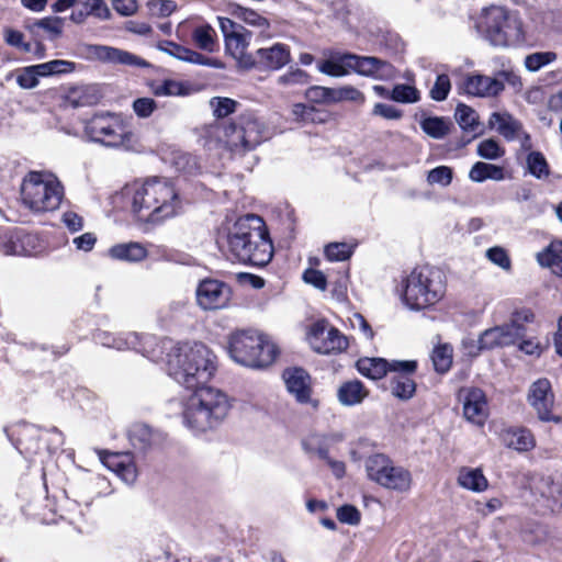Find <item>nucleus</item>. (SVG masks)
Returning <instances> with one entry per match:
<instances>
[{
  "label": "nucleus",
  "mask_w": 562,
  "mask_h": 562,
  "mask_svg": "<svg viewBox=\"0 0 562 562\" xmlns=\"http://www.w3.org/2000/svg\"><path fill=\"white\" fill-rule=\"evenodd\" d=\"M168 374L179 384L194 392L183 403L182 417L192 431L216 429L227 417L231 402L225 393L203 387L216 371V357L203 344L171 347L166 358Z\"/></svg>",
  "instance_id": "nucleus-1"
},
{
  "label": "nucleus",
  "mask_w": 562,
  "mask_h": 562,
  "mask_svg": "<svg viewBox=\"0 0 562 562\" xmlns=\"http://www.w3.org/2000/svg\"><path fill=\"white\" fill-rule=\"evenodd\" d=\"M216 243L222 250L243 263L263 267L273 257V246L265 221L255 214L239 217L226 231L220 232Z\"/></svg>",
  "instance_id": "nucleus-2"
},
{
  "label": "nucleus",
  "mask_w": 562,
  "mask_h": 562,
  "mask_svg": "<svg viewBox=\"0 0 562 562\" xmlns=\"http://www.w3.org/2000/svg\"><path fill=\"white\" fill-rule=\"evenodd\" d=\"M131 207L139 221L157 224L176 216L181 201L169 180L154 177L134 187Z\"/></svg>",
  "instance_id": "nucleus-3"
},
{
  "label": "nucleus",
  "mask_w": 562,
  "mask_h": 562,
  "mask_svg": "<svg viewBox=\"0 0 562 562\" xmlns=\"http://www.w3.org/2000/svg\"><path fill=\"white\" fill-rule=\"evenodd\" d=\"M476 27L493 46L514 47L525 42L524 24L519 13L505 7L484 8Z\"/></svg>",
  "instance_id": "nucleus-4"
},
{
  "label": "nucleus",
  "mask_w": 562,
  "mask_h": 562,
  "mask_svg": "<svg viewBox=\"0 0 562 562\" xmlns=\"http://www.w3.org/2000/svg\"><path fill=\"white\" fill-rule=\"evenodd\" d=\"M446 276L436 267H416L404 281L403 301L412 310L435 305L446 294Z\"/></svg>",
  "instance_id": "nucleus-5"
},
{
  "label": "nucleus",
  "mask_w": 562,
  "mask_h": 562,
  "mask_svg": "<svg viewBox=\"0 0 562 562\" xmlns=\"http://www.w3.org/2000/svg\"><path fill=\"white\" fill-rule=\"evenodd\" d=\"M228 353L235 362L259 369L274 362L278 348L262 333L255 329H241L229 335Z\"/></svg>",
  "instance_id": "nucleus-6"
},
{
  "label": "nucleus",
  "mask_w": 562,
  "mask_h": 562,
  "mask_svg": "<svg viewBox=\"0 0 562 562\" xmlns=\"http://www.w3.org/2000/svg\"><path fill=\"white\" fill-rule=\"evenodd\" d=\"M60 182L50 173L30 171L21 184L23 204L33 212L56 210L63 199Z\"/></svg>",
  "instance_id": "nucleus-7"
},
{
  "label": "nucleus",
  "mask_w": 562,
  "mask_h": 562,
  "mask_svg": "<svg viewBox=\"0 0 562 562\" xmlns=\"http://www.w3.org/2000/svg\"><path fill=\"white\" fill-rule=\"evenodd\" d=\"M83 132L90 142L111 148H127L134 138L133 132L122 119L110 112L98 113L86 120Z\"/></svg>",
  "instance_id": "nucleus-8"
},
{
  "label": "nucleus",
  "mask_w": 562,
  "mask_h": 562,
  "mask_svg": "<svg viewBox=\"0 0 562 562\" xmlns=\"http://www.w3.org/2000/svg\"><path fill=\"white\" fill-rule=\"evenodd\" d=\"M227 148L238 155L255 149L268 138L266 125L252 113L239 115L224 128Z\"/></svg>",
  "instance_id": "nucleus-9"
},
{
  "label": "nucleus",
  "mask_w": 562,
  "mask_h": 562,
  "mask_svg": "<svg viewBox=\"0 0 562 562\" xmlns=\"http://www.w3.org/2000/svg\"><path fill=\"white\" fill-rule=\"evenodd\" d=\"M217 20L224 36L226 52L237 60L239 67L252 68V54L247 53L252 33L228 18L218 16Z\"/></svg>",
  "instance_id": "nucleus-10"
},
{
  "label": "nucleus",
  "mask_w": 562,
  "mask_h": 562,
  "mask_svg": "<svg viewBox=\"0 0 562 562\" xmlns=\"http://www.w3.org/2000/svg\"><path fill=\"white\" fill-rule=\"evenodd\" d=\"M527 402L541 422H561V418L553 414L555 398L551 382L547 378H540L530 384Z\"/></svg>",
  "instance_id": "nucleus-11"
},
{
  "label": "nucleus",
  "mask_w": 562,
  "mask_h": 562,
  "mask_svg": "<svg viewBox=\"0 0 562 562\" xmlns=\"http://www.w3.org/2000/svg\"><path fill=\"white\" fill-rule=\"evenodd\" d=\"M308 344L316 352L323 355L341 352L348 347L347 338L337 328L324 322L312 325Z\"/></svg>",
  "instance_id": "nucleus-12"
},
{
  "label": "nucleus",
  "mask_w": 562,
  "mask_h": 562,
  "mask_svg": "<svg viewBox=\"0 0 562 562\" xmlns=\"http://www.w3.org/2000/svg\"><path fill=\"white\" fill-rule=\"evenodd\" d=\"M458 400L462 403L463 417L474 426L483 427L488 418L490 409L484 391L479 387H461Z\"/></svg>",
  "instance_id": "nucleus-13"
},
{
  "label": "nucleus",
  "mask_w": 562,
  "mask_h": 562,
  "mask_svg": "<svg viewBox=\"0 0 562 562\" xmlns=\"http://www.w3.org/2000/svg\"><path fill=\"white\" fill-rule=\"evenodd\" d=\"M417 369L415 360H393L392 372L390 379L391 393L402 400L412 398L416 392V383L412 375Z\"/></svg>",
  "instance_id": "nucleus-14"
},
{
  "label": "nucleus",
  "mask_w": 562,
  "mask_h": 562,
  "mask_svg": "<svg viewBox=\"0 0 562 562\" xmlns=\"http://www.w3.org/2000/svg\"><path fill=\"white\" fill-rule=\"evenodd\" d=\"M74 69L75 64L72 61L55 59L21 69L16 76V82L23 89H32L38 85L40 77L68 74Z\"/></svg>",
  "instance_id": "nucleus-15"
},
{
  "label": "nucleus",
  "mask_w": 562,
  "mask_h": 562,
  "mask_svg": "<svg viewBox=\"0 0 562 562\" xmlns=\"http://www.w3.org/2000/svg\"><path fill=\"white\" fill-rule=\"evenodd\" d=\"M198 305L205 310L225 307L231 299V288L218 280H202L195 291Z\"/></svg>",
  "instance_id": "nucleus-16"
},
{
  "label": "nucleus",
  "mask_w": 562,
  "mask_h": 562,
  "mask_svg": "<svg viewBox=\"0 0 562 562\" xmlns=\"http://www.w3.org/2000/svg\"><path fill=\"white\" fill-rule=\"evenodd\" d=\"M350 69L366 77H373L380 80H387L394 76V68L391 64L372 56H358L350 54Z\"/></svg>",
  "instance_id": "nucleus-17"
},
{
  "label": "nucleus",
  "mask_w": 562,
  "mask_h": 562,
  "mask_svg": "<svg viewBox=\"0 0 562 562\" xmlns=\"http://www.w3.org/2000/svg\"><path fill=\"white\" fill-rule=\"evenodd\" d=\"M252 68L278 70L290 63V48L281 43H276L270 47H260L252 55Z\"/></svg>",
  "instance_id": "nucleus-18"
},
{
  "label": "nucleus",
  "mask_w": 562,
  "mask_h": 562,
  "mask_svg": "<svg viewBox=\"0 0 562 562\" xmlns=\"http://www.w3.org/2000/svg\"><path fill=\"white\" fill-rule=\"evenodd\" d=\"M140 339L142 338L135 333L113 334L109 331H98L94 335V340L104 347L117 350L135 349L148 359L156 361V356L151 351L147 350L145 346L140 348Z\"/></svg>",
  "instance_id": "nucleus-19"
},
{
  "label": "nucleus",
  "mask_w": 562,
  "mask_h": 562,
  "mask_svg": "<svg viewBox=\"0 0 562 562\" xmlns=\"http://www.w3.org/2000/svg\"><path fill=\"white\" fill-rule=\"evenodd\" d=\"M535 314L529 308L513 313L510 321L499 326L504 347L517 344L527 336L526 324L532 323Z\"/></svg>",
  "instance_id": "nucleus-20"
},
{
  "label": "nucleus",
  "mask_w": 562,
  "mask_h": 562,
  "mask_svg": "<svg viewBox=\"0 0 562 562\" xmlns=\"http://www.w3.org/2000/svg\"><path fill=\"white\" fill-rule=\"evenodd\" d=\"M282 378L286 390L299 403L311 402L312 383L310 374L302 368H289L284 370Z\"/></svg>",
  "instance_id": "nucleus-21"
},
{
  "label": "nucleus",
  "mask_w": 562,
  "mask_h": 562,
  "mask_svg": "<svg viewBox=\"0 0 562 562\" xmlns=\"http://www.w3.org/2000/svg\"><path fill=\"white\" fill-rule=\"evenodd\" d=\"M158 49L179 59L190 64L209 66L218 68L221 65L216 59L209 58L195 50L184 47L171 41H162L158 43Z\"/></svg>",
  "instance_id": "nucleus-22"
},
{
  "label": "nucleus",
  "mask_w": 562,
  "mask_h": 562,
  "mask_svg": "<svg viewBox=\"0 0 562 562\" xmlns=\"http://www.w3.org/2000/svg\"><path fill=\"white\" fill-rule=\"evenodd\" d=\"M89 53L94 56L97 59L103 63L111 64H120V65H131V66H145L146 63L142 60L136 55L115 48L112 46L105 45H91L89 47Z\"/></svg>",
  "instance_id": "nucleus-23"
},
{
  "label": "nucleus",
  "mask_w": 562,
  "mask_h": 562,
  "mask_svg": "<svg viewBox=\"0 0 562 562\" xmlns=\"http://www.w3.org/2000/svg\"><path fill=\"white\" fill-rule=\"evenodd\" d=\"M504 83L495 78L473 75L467 78L464 90L468 94L474 97H495L504 90Z\"/></svg>",
  "instance_id": "nucleus-24"
},
{
  "label": "nucleus",
  "mask_w": 562,
  "mask_h": 562,
  "mask_svg": "<svg viewBox=\"0 0 562 562\" xmlns=\"http://www.w3.org/2000/svg\"><path fill=\"white\" fill-rule=\"evenodd\" d=\"M100 459L105 467L115 472L124 482L131 484L136 480L135 464L127 454L103 452Z\"/></svg>",
  "instance_id": "nucleus-25"
},
{
  "label": "nucleus",
  "mask_w": 562,
  "mask_h": 562,
  "mask_svg": "<svg viewBox=\"0 0 562 562\" xmlns=\"http://www.w3.org/2000/svg\"><path fill=\"white\" fill-rule=\"evenodd\" d=\"M537 262L562 278V240L554 239L536 255Z\"/></svg>",
  "instance_id": "nucleus-26"
},
{
  "label": "nucleus",
  "mask_w": 562,
  "mask_h": 562,
  "mask_svg": "<svg viewBox=\"0 0 562 562\" xmlns=\"http://www.w3.org/2000/svg\"><path fill=\"white\" fill-rule=\"evenodd\" d=\"M327 56L317 65L319 72L330 77H344L349 74L351 64L348 57H350V53L330 52Z\"/></svg>",
  "instance_id": "nucleus-27"
},
{
  "label": "nucleus",
  "mask_w": 562,
  "mask_h": 562,
  "mask_svg": "<svg viewBox=\"0 0 562 562\" xmlns=\"http://www.w3.org/2000/svg\"><path fill=\"white\" fill-rule=\"evenodd\" d=\"M5 254L19 256H34L38 252V238L29 233H16L9 239Z\"/></svg>",
  "instance_id": "nucleus-28"
},
{
  "label": "nucleus",
  "mask_w": 562,
  "mask_h": 562,
  "mask_svg": "<svg viewBox=\"0 0 562 562\" xmlns=\"http://www.w3.org/2000/svg\"><path fill=\"white\" fill-rule=\"evenodd\" d=\"M392 364L393 360L387 361L384 358L363 357L357 361L356 367L363 376L371 380H380L385 376L387 372H392Z\"/></svg>",
  "instance_id": "nucleus-29"
},
{
  "label": "nucleus",
  "mask_w": 562,
  "mask_h": 562,
  "mask_svg": "<svg viewBox=\"0 0 562 562\" xmlns=\"http://www.w3.org/2000/svg\"><path fill=\"white\" fill-rule=\"evenodd\" d=\"M109 255L116 260L139 262L147 257L148 251L143 244L130 241L112 246Z\"/></svg>",
  "instance_id": "nucleus-30"
},
{
  "label": "nucleus",
  "mask_w": 562,
  "mask_h": 562,
  "mask_svg": "<svg viewBox=\"0 0 562 562\" xmlns=\"http://www.w3.org/2000/svg\"><path fill=\"white\" fill-rule=\"evenodd\" d=\"M368 394V390L362 382L358 380L342 383L337 391L338 401L344 406L360 404Z\"/></svg>",
  "instance_id": "nucleus-31"
},
{
  "label": "nucleus",
  "mask_w": 562,
  "mask_h": 562,
  "mask_svg": "<svg viewBox=\"0 0 562 562\" xmlns=\"http://www.w3.org/2000/svg\"><path fill=\"white\" fill-rule=\"evenodd\" d=\"M393 465L392 460L383 453L372 454L364 462L368 477L381 486Z\"/></svg>",
  "instance_id": "nucleus-32"
},
{
  "label": "nucleus",
  "mask_w": 562,
  "mask_h": 562,
  "mask_svg": "<svg viewBox=\"0 0 562 562\" xmlns=\"http://www.w3.org/2000/svg\"><path fill=\"white\" fill-rule=\"evenodd\" d=\"M393 465L392 460L383 453L372 454L364 462L368 477L381 486Z\"/></svg>",
  "instance_id": "nucleus-33"
},
{
  "label": "nucleus",
  "mask_w": 562,
  "mask_h": 562,
  "mask_svg": "<svg viewBox=\"0 0 562 562\" xmlns=\"http://www.w3.org/2000/svg\"><path fill=\"white\" fill-rule=\"evenodd\" d=\"M504 443L517 451H529L535 445V438L530 430L526 428H509L503 434Z\"/></svg>",
  "instance_id": "nucleus-34"
},
{
  "label": "nucleus",
  "mask_w": 562,
  "mask_h": 562,
  "mask_svg": "<svg viewBox=\"0 0 562 562\" xmlns=\"http://www.w3.org/2000/svg\"><path fill=\"white\" fill-rule=\"evenodd\" d=\"M490 125L495 126L497 132L507 140L519 136L521 124L508 113L494 112L490 117Z\"/></svg>",
  "instance_id": "nucleus-35"
},
{
  "label": "nucleus",
  "mask_w": 562,
  "mask_h": 562,
  "mask_svg": "<svg viewBox=\"0 0 562 562\" xmlns=\"http://www.w3.org/2000/svg\"><path fill=\"white\" fill-rule=\"evenodd\" d=\"M191 37L194 45L201 50L213 53L217 47L216 31L207 23L195 26Z\"/></svg>",
  "instance_id": "nucleus-36"
},
{
  "label": "nucleus",
  "mask_w": 562,
  "mask_h": 562,
  "mask_svg": "<svg viewBox=\"0 0 562 562\" xmlns=\"http://www.w3.org/2000/svg\"><path fill=\"white\" fill-rule=\"evenodd\" d=\"M411 472L403 467L393 465L392 469H389V473L384 477L382 487L397 492H406L411 488Z\"/></svg>",
  "instance_id": "nucleus-37"
},
{
  "label": "nucleus",
  "mask_w": 562,
  "mask_h": 562,
  "mask_svg": "<svg viewBox=\"0 0 562 562\" xmlns=\"http://www.w3.org/2000/svg\"><path fill=\"white\" fill-rule=\"evenodd\" d=\"M419 125L425 134L435 139H442L453 127L451 120L442 116L424 117Z\"/></svg>",
  "instance_id": "nucleus-38"
},
{
  "label": "nucleus",
  "mask_w": 562,
  "mask_h": 562,
  "mask_svg": "<svg viewBox=\"0 0 562 562\" xmlns=\"http://www.w3.org/2000/svg\"><path fill=\"white\" fill-rule=\"evenodd\" d=\"M98 100L95 89L91 86H75L68 89L66 101L72 108L94 104Z\"/></svg>",
  "instance_id": "nucleus-39"
},
{
  "label": "nucleus",
  "mask_w": 562,
  "mask_h": 562,
  "mask_svg": "<svg viewBox=\"0 0 562 562\" xmlns=\"http://www.w3.org/2000/svg\"><path fill=\"white\" fill-rule=\"evenodd\" d=\"M458 483L467 490L483 492L487 488V480L480 469L463 468L458 475Z\"/></svg>",
  "instance_id": "nucleus-40"
},
{
  "label": "nucleus",
  "mask_w": 562,
  "mask_h": 562,
  "mask_svg": "<svg viewBox=\"0 0 562 562\" xmlns=\"http://www.w3.org/2000/svg\"><path fill=\"white\" fill-rule=\"evenodd\" d=\"M469 178L473 182H483L487 179L501 181L504 179V170L499 166H495L487 162L477 161L475 162L470 172Z\"/></svg>",
  "instance_id": "nucleus-41"
},
{
  "label": "nucleus",
  "mask_w": 562,
  "mask_h": 562,
  "mask_svg": "<svg viewBox=\"0 0 562 562\" xmlns=\"http://www.w3.org/2000/svg\"><path fill=\"white\" fill-rule=\"evenodd\" d=\"M302 446L305 452L316 454L322 460L329 457V446L325 436L311 435L302 441Z\"/></svg>",
  "instance_id": "nucleus-42"
},
{
  "label": "nucleus",
  "mask_w": 562,
  "mask_h": 562,
  "mask_svg": "<svg viewBox=\"0 0 562 562\" xmlns=\"http://www.w3.org/2000/svg\"><path fill=\"white\" fill-rule=\"evenodd\" d=\"M130 441L134 448L146 450L153 443L151 429L146 425H135L128 432Z\"/></svg>",
  "instance_id": "nucleus-43"
},
{
  "label": "nucleus",
  "mask_w": 562,
  "mask_h": 562,
  "mask_svg": "<svg viewBox=\"0 0 562 562\" xmlns=\"http://www.w3.org/2000/svg\"><path fill=\"white\" fill-rule=\"evenodd\" d=\"M454 116L463 131H476L479 116L472 108L461 103L457 106Z\"/></svg>",
  "instance_id": "nucleus-44"
},
{
  "label": "nucleus",
  "mask_w": 562,
  "mask_h": 562,
  "mask_svg": "<svg viewBox=\"0 0 562 562\" xmlns=\"http://www.w3.org/2000/svg\"><path fill=\"white\" fill-rule=\"evenodd\" d=\"M435 370L439 373H446L452 364V347L440 345L436 347L431 355Z\"/></svg>",
  "instance_id": "nucleus-45"
},
{
  "label": "nucleus",
  "mask_w": 562,
  "mask_h": 562,
  "mask_svg": "<svg viewBox=\"0 0 562 562\" xmlns=\"http://www.w3.org/2000/svg\"><path fill=\"white\" fill-rule=\"evenodd\" d=\"M234 14L246 24L261 29L262 33L270 29L269 21L251 9L238 7Z\"/></svg>",
  "instance_id": "nucleus-46"
},
{
  "label": "nucleus",
  "mask_w": 562,
  "mask_h": 562,
  "mask_svg": "<svg viewBox=\"0 0 562 562\" xmlns=\"http://www.w3.org/2000/svg\"><path fill=\"white\" fill-rule=\"evenodd\" d=\"M390 99L401 103H415L419 101V91L409 85L400 83L394 86Z\"/></svg>",
  "instance_id": "nucleus-47"
},
{
  "label": "nucleus",
  "mask_w": 562,
  "mask_h": 562,
  "mask_svg": "<svg viewBox=\"0 0 562 562\" xmlns=\"http://www.w3.org/2000/svg\"><path fill=\"white\" fill-rule=\"evenodd\" d=\"M479 350H490L494 348H503V339L499 326H495L484 330L477 340Z\"/></svg>",
  "instance_id": "nucleus-48"
},
{
  "label": "nucleus",
  "mask_w": 562,
  "mask_h": 562,
  "mask_svg": "<svg viewBox=\"0 0 562 562\" xmlns=\"http://www.w3.org/2000/svg\"><path fill=\"white\" fill-rule=\"evenodd\" d=\"M63 19L58 16H48L36 20L29 29L33 32L35 29H43L52 38L58 37L63 32Z\"/></svg>",
  "instance_id": "nucleus-49"
},
{
  "label": "nucleus",
  "mask_w": 562,
  "mask_h": 562,
  "mask_svg": "<svg viewBox=\"0 0 562 562\" xmlns=\"http://www.w3.org/2000/svg\"><path fill=\"white\" fill-rule=\"evenodd\" d=\"M529 172L538 179L549 176V167L544 156L539 151H531L527 157Z\"/></svg>",
  "instance_id": "nucleus-50"
},
{
  "label": "nucleus",
  "mask_w": 562,
  "mask_h": 562,
  "mask_svg": "<svg viewBox=\"0 0 562 562\" xmlns=\"http://www.w3.org/2000/svg\"><path fill=\"white\" fill-rule=\"evenodd\" d=\"M210 105L213 110L214 116L223 119L234 113L238 103L229 98L214 97L210 100Z\"/></svg>",
  "instance_id": "nucleus-51"
},
{
  "label": "nucleus",
  "mask_w": 562,
  "mask_h": 562,
  "mask_svg": "<svg viewBox=\"0 0 562 562\" xmlns=\"http://www.w3.org/2000/svg\"><path fill=\"white\" fill-rule=\"evenodd\" d=\"M557 54L553 52L533 53L525 58V66L529 71L536 72L543 66L554 61Z\"/></svg>",
  "instance_id": "nucleus-52"
},
{
  "label": "nucleus",
  "mask_w": 562,
  "mask_h": 562,
  "mask_svg": "<svg viewBox=\"0 0 562 562\" xmlns=\"http://www.w3.org/2000/svg\"><path fill=\"white\" fill-rule=\"evenodd\" d=\"M352 254V248L346 243H331L325 247V255L330 261L347 260Z\"/></svg>",
  "instance_id": "nucleus-53"
},
{
  "label": "nucleus",
  "mask_w": 562,
  "mask_h": 562,
  "mask_svg": "<svg viewBox=\"0 0 562 562\" xmlns=\"http://www.w3.org/2000/svg\"><path fill=\"white\" fill-rule=\"evenodd\" d=\"M450 89L451 82L448 75H438L432 88L430 89V98L435 101H443L447 99Z\"/></svg>",
  "instance_id": "nucleus-54"
},
{
  "label": "nucleus",
  "mask_w": 562,
  "mask_h": 562,
  "mask_svg": "<svg viewBox=\"0 0 562 562\" xmlns=\"http://www.w3.org/2000/svg\"><path fill=\"white\" fill-rule=\"evenodd\" d=\"M477 155L484 159L495 160L504 155L498 143L492 138L484 139L477 145Z\"/></svg>",
  "instance_id": "nucleus-55"
},
{
  "label": "nucleus",
  "mask_w": 562,
  "mask_h": 562,
  "mask_svg": "<svg viewBox=\"0 0 562 562\" xmlns=\"http://www.w3.org/2000/svg\"><path fill=\"white\" fill-rule=\"evenodd\" d=\"M486 258L503 270H510L512 260L507 251L501 246H494L486 250Z\"/></svg>",
  "instance_id": "nucleus-56"
},
{
  "label": "nucleus",
  "mask_w": 562,
  "mask_h": 562,
  "mask_svg": "<svg viewBox=\"0 0 562 562\" xmlns=\"http://www.w3.org/2000/svg\"><path fill=\"white\" fill-rule=\"evenodd\" d=\"M452 169L447 166H439L428 172L427 181L429 184H440L447 187L452 181Z\"/></svg>",
  "instance_id": "nucleus-57"
},
{
  "label": "nucleus",
  "mask_w": 562,
  "mask_h": 562,
  "mask_svg": "<svg viewBox=\"0 0 562 562\" xmlns=\"http://www.w3.org/2000/svg\"><path fill=\"white\" fill-rule=\"evenodd\" d=\"M310 76L302 69L290 70L278 78V83L285 87L304 86L308 83Z\"/></svg>",
  "instance_id": "nucleus-58"
},
{
  "label": "nucleus",
  "mask_w": 562,
  "mask_h": 562,
  "mask_svg": "<svg viewBox=\"0 0 562 562\" xmlns=\"http://www.w3.org/2000/svg\"><path fill=\"white\" fill-rule=\"evenodd\" d=\"M87 14L93 15L100 20H109L111 11L104 0H82Z\"/></svg>",
  "instance_id": "nucleus-59"
},
{
  "label": "nucleus",
  "mask_w": 562,
  "mask_h": 562,
  "mask_svg": "<svg viewBox=\"0 0 562 562\" xmlns=\"http://www.w3.org/2000/svg\"><path fill=\"white\" fill-rule=\"evenodd\" d=\"M337 519L347 525L356 526L361 520V514L353 505H342L337 509Z\"/></svg>",
  "instance_id": "nucleus-60"
},
{
  "label": "nucleus",
  "mask_w": 562,
  "mask_h": 562,
  "mask_svg": "<svg viewBox=\"0 0 562 562\" xmlns=\"http://www.w3.org/2000/svg\"><path fill=\"white\" fill-rule=\"evenodd\" d=\"M4 41L8 45L16 47L25 53H29L32 50V45L30 43H25L24 35L20 31L5 27L3 31Z\"/></svg>",
  "instance_id": "nucleus-61"
},
{
  "label": "nucleus",
  "mask_w": 562,
  "mask_h": 562,
  "mask_svg": "<svg viewBox=\"0 0 562 562\" xmlns=\"http://www.w3.org/2000/svg\"><path fill=\"white\" fill-rule=\"evenodd\" d=\"M133 111L138 117H149L157 109V103L151 98H138L133 101Z\"/></svg>",
  "instance_id": "nucleus-62"
},
{
  "label": "nucleus",
  "mask_w": 562,
  "mask_h": 562,
  "mask_svg": "<svg viewBox=\"0 0 562 562\" xmlns=\"http://www.w3.org/2000/svg\"><path fill=\"white\" fill-rule=\"evenodd\" d=\"M303 280L321 291H325L327 288L325 274L316 269H306L303 273Z\"/></svg>",
  "instance_id": "nucleus-63"
},
{
  "label": "nucleus",
  "mask_w": 562,
  "mask_h": 562,
  "mask_svg": "<svg viewBox=\"0 0 562 562\" xmlns=\"http://www.w3.org/2000/svg\"><path fill=\"white\" fill-rule=\"evenodd\" d=\"M547 491L542 492L548 498H551L555 504L562 506V480L546 481Z\"/></svg>",
  "instance_id": "nucleus-64"
}]
</instances>
